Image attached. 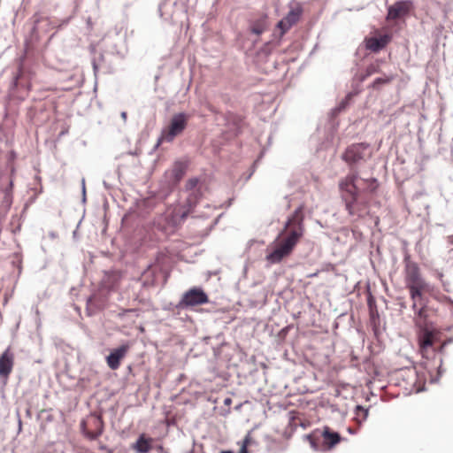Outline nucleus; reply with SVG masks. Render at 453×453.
Returning <instances> with one entry per match:
<instances>
[{
    "label": "nucleus",
    "mask_w": 453,
    "mask_h": 453,
    "mask_svg": "<svg viewBox=\"0 0 453 453\" xmlns=\"http://www.w3.org/2000/svg\"><path fill=\"white\" fill-rule=\"evenodd\" d=\"M323 438V449L331 450L342 441V436L339 433L333 431L329 426H324L322 431Z\"/></svg>",
    "instance_id": "obj_12"
},
{
    "label": "nucleus",
    "mask_w": 453,
    "mask_h": 453,
    "mask_svg": "<svg viewBox=\"0 0 453 453\" xmlns=\"http://www.w3.org/2000/svg\"><path fill=\"white\" fill-rule=\"evenodd\" d=\"M427 283L406 287L410 294V298L412 301V310H416V304L424 303L423 295L427 290Z\"/></svg>",
    "instance_id": "obj_13"
},
{
    "label": "nucleus",
    "mask_w": 453,
    "mask_h": 453,
    "mask_svg": "<svg viewBox=\"0 0 453 453\" xmlns=\"http://www.w3.org/2000/svg\"><path fill=\"white\" fill-rule=\"evenodd\" d=\"M252 442V437L250 435V433H249L245 438L243 439L242 444H241V448L242 449H248V447L251 444Z\"/></svg>",
    "instance_id": "obj_22"
},
{
    "label": "nucleus",
    "mask_w": 453,
    "mask_h": 453,
    "mask_svg": "<svg viewBox=\"0 0 453 453\" xmlns=\"http://www.w3.org/2000/svg\"><path fill=\"white\" fill-rule=\"evenodd\" d=\"M390 41V37L387 35L377 37H370L365 40L366 48L373 52H377L383 49Z\"/></svg>",
    "instance_id": "obj_17"
},
{
    "label": "nucleus",
    "mask_w": 453,
    "mask_h": 453,
    "mask_svg": "<svg viewBox=\"0 0 453 453\" xmlns=\"http://www.w3.org/2000/svg\"><path fill=\"white\" fill-rule=\"evenodd\" d=\"M390 81L388 78H377L372 82V88H378L380 85L387 84Z\"/></svg>",
    "instance_id": "obj_21"
},
{
    "label": "nucleus",
    "mask_w": 453,
    "mask_h": 453,
    "mask_svg": "<svg viewBox=\"0 0 453 453\" xmlns=\"http://www.w3.org/2000/svg\"><path fill=\"white\" fill-rule=\"evenodd\" d=\"M189 116L186 113L180 112L174 114L169 125L162 131L161 139L171 142L175 137L181 134L188 126Z\"/></svg>",
    "instance_id": "obj_3"
},
{
    "label": "nucleus",
    "mask_w": 453,
    "mask_h": 453,
    "mask_svg": "<svg viewBox=\"0 0 453 453\" xmlns=\"http://www.w3.org/2000/svg\"><path fill=\"white\" fill-rule=\"evenodd\" d=\"M231 402H232V401H231V399H230V398H226V399L225 400V404L228 405V404H230V403H231Z\"/></svg>",
    "instance_id": "obj_27"
},
{
    "label": "nucleus",
    "mask_w": 453,
    "mask_h": 453,
    "mask_svg": "<svg viewBox=\"0 0 453 453\" xmlns=\"http://www.w3.org/2000/svg\"><path fill=\"white\" fill-rule=\"evenodd\" d=\"M209 303L206 293L200 288H192L184 293L180 302L181 307H193Z\"/></svg>",
    "instance_id": "obj_5"
},
{
    "label": "nucleus",
    "mask_w": 453,
    "mask_h": 453,
    "mask_svg": "<svg viewBox=\"0 0 453 453\" xmlns=\"http://www.w3.org/2000/svg\"><path fill=\"white\" fill-rule=\"evenodd\" d=\"M420 332L418 334V344L420 350L424 353L426 349L433 347L435 340L434 332L429 330L426 326L423 328H419Z\"/></svg>",
    "instance_id": "obj_14"
},
{
    "label": "nucleus",
    "mask_w": 453,
    "mask_h": 453,
    "mask_svg": "<svg viewBox=\"0 0 453 453\" xmlns=\"http://www.w3.org/2000/svg\"><path fill=\"white\" fill-rule=\"evenodd\" d=\"M304 232L301 209L296 210L288 219L284 230L280 234L274 246L266 250L265 259L270 264H279L293 252Z\"/></svg>",
    "instance_id": "obj_2"
},
{
    "label": "nucleus",
    "mask_w": 453,
    "mask_h": 453,
    "mask_svg": "<svg viewBox=\"0 0 453 453\" xmlns=\"http://www.w3.org/2000/svg\"><path fill=\"white\" fill-rule=\"evenodd\" d=\"M414 311V323L418 328L426 326V320L428 318V311L426 303L416 304Z\"/></svg>",
    "instance_id": "obj_16"
},
{
    "label": "nucleus",
    "mask_w": 453,
    "mask_h": 453,
    "mask_svg": "<svg viewBox=\"0 0 453 453\" xmlns=\"http://www.w3.org/2000/svg\"><path fill=\"white\" fill-rule=\"evenodd\" d=\"M239 453H249L247 449H240Z\"/></svg>",
    "instance_id": "obj_28"
},
{
    "label": "nucleus",
    "mask_w": 453,
    "mask_h": 453,
    "mask_svg": "<svg viewBox=\"0 0 453 453\" xmlns=\"http://www.w3.org/2000/svg\"><path fill=\"white\" fill-rule=\"evenodd\" d=\"M357 409L358 411H362L364 413V417L366 418V416L368 415V411L367 410L364 409L361 406H357Z\"/></svg>",
    "instance_id": "obj_25"
},
{
    "label": "nucleus",
    "mask_w": 453,
    "mask_h": 453,
    "mask_svg": "<svg viewBox=\"0 0 453 453\" xmlns=\"http://www.w3.org/2000/svg\"><path fill=\"white\" fill-rule=\"evenodd\" d=\"M136 311L135 309H124L122 310V311L119 313V316H124L125 314L127 313H130V312H134Z\"/></svg>",
    "instance_id": "obj_24"
},
{
    "label": "nucleus",
    "mask_w": 453,
    "mask_h": 453,
    "mask_svg": "<svg viewBox=\"0 0 453 453\" xmlns=\"http://www.w3.org/2000/svg\"><path fill=\"white\" fill-rule=\"evenodd\" d=\"M373 72H374V68H373V67H372V66H371V67H369V68L367 69V73H368V74H371V73H372Z\"/></svg>",
    "instance_id": "obj_26"
},
{
    "label": "nucleus",
    "mask_w": 453,
    "mask_h": 453,
    "mask_svg": "<svg viewBox=\"0 0 453 453\" xmlns=\"http://www.w3.org/2000/svg\"><path fill=\"white\" fill-rule=\"evenodd\" d=\"M411 7V1H398L395 3L393 5L388 7L387 19L395 20L405 16L410 12Z\"/></svg>",
    "instance_id": "obj_11"
},
{
    "label": "nucleus",
    "mask_w": 453,
    "mask_h": 453,
    "mask_svg": "<svg viewBox=\"0 0 453 453\" xmlns=\"http://www.w3.org/2000/svg\"><path fill=\"white\" fill-rule=\"evenodd\" d=\"M266 27L265 19H262L252 23L250 31L257 35H261Z\"/></svg>",
    "instance_id": "obj_20"
},
{
    "label": "nucleus",
    "mask_w": 453,
    "mask_h": 453,
    "mask_svg": "<svg viewBox=\"0 0 453 453\" xmlns=\"http://www.w3.org/2000/svg\"><path fill=\"white\" fill-rule=\"evenodd\" d=\"M103 420L99 416H92L87 421L82 422L81 428L84 434L94 440L103 433Z\"/></svg>",
    "instance_id": "obj_8"
},
{
    "label": "nucleus",
    "mask_w": 453,
    "mask_h": 453,
    "mask_svg": "<svg viewBox=\"0 0 453 453\" xmlns=\"http://www.w3.org/2000/svg\"><path fill=\"white\" fill-rule=\"evenodd\" d=\"M187 165L182 162H176L170 171V178L173 183H178L185 175Z\"/></svg>",
    "instance_id": "obj_18"
},
{
    "label": "nucleus",
    "mask_w": 453,
    "mask_h": 453,
    "mask_svg": "<svg viewBox=\"0 0 453 453\" xmlns=\"http://www.w3.org/2000/svg\"><path fill=\"white\" fill-rule=\"evenodd\" d=\"M404 372L408 379H416V372L413 370H407Z\"/></svg>",
    "instance_id": "obj_23"
},
{
    "label": "nucleus",
    "mask_w": 453,
    "mask_h": 453,
    "mask_svg": "<svg viewBox=\"0 0 453 453\" xmlns=\"http://www.w3.org/2000/svg\"><path fill=\"white\" fill-rule=\"evenodd\" d=\"M309 438L311 439V445H312V447L316 448V447H315V443H314V441H312V439H311L310 436H309Z\"/></svg>",
    "instance_id": "obj_29"
},
{
    "label": "nucleus",
    "mask_w": 453,
    "mask_h": 453,
    "mask_svg": "<svg viewBox=\"0 0 453 453\" xmlns=\"http://www.w3.org/2000/svg\"><path fill=\"white\" fill-rule=\"evenodd\" d=\"M151 438H146L144 434H142L132 448L138 453H148L151 449Z\"/></svg>",
    "instance_id": "obj_19"
},
{
    "label": "nucleus",
    "mask_w": 453,
    "mask_h": 453,
    "mask_svg": "<svg viewBox=\"0 0 453 453\" xmlns=\"http://www.w3.org/2000/svg\"><path fill=\"white\" fill-rule=\"evenodd\" d=\"M222 453H232L231 451H222Z\"/></svg>",
    "instance_id": "obj_30"
},
{
    "label": "nucleus",
    "mask_w": 453,
    "mask_h": 453,
    "mask_svg": "<svg viewBox=\"0 0 453 453\" xmlns=\"http://www.w3.org/2000/svg\"><path fill=\"white\" fill-rule=\"evenodd\" d=\"M130 349L128 343L123 344L116 349H113L111 353L106 357V363L111 370H118L121 365V361L126 357Z\"/></svg>",
    "instance_id": "obj_9"
},
{
    "label": "nucleus",
    "mask_w": 453,
    "mask_h": 453,
    "mask_svg": "<svg viewBox=\"0 0 453 453\" xmlns=\"http://www.w3.org/2000/svg\"><path fill=\"white\" fill-rule=\"evenodd\" d=\"M369 145L356 143L348 147L342 155V159L349 165H355L371 157Z\"/></svg>",
    "instance_id": "obj_4"
},
{
    "label": "nucleus",
    "mask_w": 453,
    "mask_h": 453,
    "mask_svg": "<svg viewBox=\"0 0 453 453\" xmlns=\"http://www.w3.org/2000/svg\"><path fill=\"white\" fill-rule=\"evenodd\" d=\"M199 180L197 178H190L186 183V189L191 192L188 197L189 206L195 205L202 195L200 189L197 188Z\"/></svg>",
    "instance_id": "obj_15"
},
{
    "label": "nucleus",
    "mask_w": 453,
    "mask_h": 453,
    "mask_svg": "<svg viewBox=\"0 0 453 453\" xmlns=\"http://www.w3.org/2000/svg\"><path fill=\"white\" fill-rule=\"evenodd\" d=\"M404 281L406 287L426 283L421 276L418 264L410 259L404 261Z\"/></svg>",
    "instance_id": "obj_6"
},
{
    "label": "nucleus",
    "mask_w": 453,
    "mask_h": 453,
    "mask_svg": "<svg viewBox=\"0 0 453 453\" xmlns=\"http://www.w3.org/2000/svg\"><path fill=\"white\" fill-rule=\"evenodd\" d=\"M303 14V8L296 4L292 7L288 14L278 22L277 27L280 29V37H282L294 25H296Z\"/></svg>",
    "instance_id": "obj_7"
},
{
    "label": "nucleus",
    "mask_w": 453,
    "mask_h": 453,
    "mask_svg": "<svg viewBox=\"0 0 453 453\" xmlns=\"http://www.w3.org/2000/svg\"><path fill=\"white\" fill-rule=\"evenodd\" d=\"M14 366V354L8 347L0 356V377L7 380Z\"/></svg>",
    "instance_id": "obj_10"
},
{
    "label": "nucleus",
    "mask_w": 453,
    "mask_h": 453,
    "mask_svg": "<svg viewBox=\"0 0 453 453\" xmlns=\"http://www.w3.org/2000/svg\"><path fill=\"white\" fill-rule=\"evenodd\" d=\"M378 188L375 178L362 179L357 170H352L339 182L342 199L348 213L351 216L364 218L369 212V199L366 196L372 194Z\"/></svg>",
    "instance_id": "obj_1"
}]
</instances>
